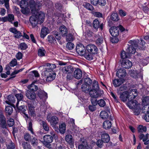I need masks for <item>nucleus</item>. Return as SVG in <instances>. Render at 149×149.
<instances>
[{"mask_svg": "<svg viewBox=\"0 0 149 149\" xmlns=\"http://www.w3.org/2000/svg\"><path fill=\"white\" fill-rule=\"evenodd\" d=\"M31 144L33 146H36L38 145V140L35 137H33L31 139Z\"/></svg>", "mask_w": 149, "mask_h": 149, "instance_id": "obj_55", "label": "nucleus"}, {"mask_svg": "<svg viewBox=\"0 0 149 149\" xmlns=\"http://www.w3.org/2000/svg\"><path fill=\"white\" fill-rule=\"evenodd\" d=\"M47 40L49 43L53 44L54 43L56 42L54 37L52 35H48L47 37Z\"/></svg>", "mask_w": 149, "mask_h": 149, "instance_id": "obj_47", "label": "nucleus"}, {"mask_svg": "<svg viewBox=\"0 0 149 149\" xmlns=\"http://www.w3.org/2000/svg\"><path fill=\"white\" fill-rule=\"evenodd\" d=\"M120 98L123 102L126 101L127 99L128 101L130 98L129 92L126 91L120 93Z\"/></svg>", "mask_w": 149, "mask_h": 149, "instance_id": "obj_10", "label": "nucleus"}, {"mask_svg": "<svg viewBox=\"0 0 149 149\" xmlns=\"http://www.w3.org/2000/svg\"><path fill=\"white\" fill-rule=\"evenodd\" d=\"M66 41L67 42L72 41L73 40V36L72 35L71 33L69 34L66 35Z\"/></svg>", "mask_w": 149, "mask_h": 149, "instance_id": "obj_59", "label": "nucleus"}, {"mask_svg": "<svg viewBox=\"0 0 149 149\" xmlns=\"http://www.w3.org/2000/svg\"><path fill=\"white\" fill-rule=\"evenodd\" d=\"M42 126L43 127L45 131H48L49 130V128L47 123L44 121H42Z\"/></svg>", "mask_w": 149, "mask_h": 149, "instance_id": "obj_57", "label": "nucleus"}, {"mask_svg": "<svg viewBox=\"0 0 149 149\" xmlns=\"http://www.w3.org/2000/svg\"><path fill=\"white\" fill-rule=\"evenodd\" d=\"M82 76V71L79 69L77 68L75 70L74 72L73 77L77 79H81Z\"/></svg>", "mask_w": 149, "mask_h": 149, "instance_id": "obj_19", "label": "nucleus"}, {"mask_svg": "<svg viewBox=\"0 0 149 149\" xmlns=\"http://www.w3.org/2000/svg\"><path fill=\"white\" fill-rule=\"evenodd\" d=\"M66 47L69 50H72L74 47V45L72 42H68L66 44Z\"/></svg>", "mask_w": 149, "mask_h": 149, "instance_id": "obj_56", "label": "nucleus"}, {"mask_svg": "<svg viewBox=\"0 0 149 149\" xmlns=\"http://www.w3.org/2000/svg\"><path fill=\"white\" fill-rule=\"evenodd\" d=\"M109 32L113 37H117L119 34V29L118 27L113 26L110 28Z\"/></svg>", "mask_w": 149, "mask_h": 149, "instance_id": "obj_16", "label": "nucleus"}, {"mask_svg": "<svg viewBox=\"0 0 149 149\" xmlns=\"http://www.w3.org/2000/svg\"><path fill=\"white\" fill-rule=\"evenodd\" d=\"M138 41V40H130L128 42L130 45H128L126 51L130 56L131 54H134L136 52V48L138 47V45L137 43Z\"/></svg>", "mask_w": 149, "mask_h": 149, "instance_id": "obj_3", "label": "nucleus"}, {"mask_svg": "<svg viewBox=\"0 0 149 149\" xmlns=\"http://www.w3.org/2000/svg\"><path fill=\"white\" fill-rule=\"evenodd\" d=\"M97 104L101 107H104L106 105L104 100L103 99H101L97 101Z\"/></svg>", "mask_w": 149, "mask_h": 149, "instance_id": "obj_52", "label": "nucleus"}, {"mask_svg": "<svg viewBox=\"0 0 149 149\" xmlns=\"http://www.w3.org/2000/svg\"><path fill=\"white\" fill-rule=\"evenodd\" d=\"M79 149H92L87 144L86 141L83 140L81 143L78 146Z\"/></svg>", "mask_w": 149, "mask_h": 149, "instance_id": "obj_26", "label": "nucleus"}, {"mask_svg": "<svg viewBox=\"0 0 149 149\" xmlns=\"http://www.w3.org/2000/svg\"><path fill=\"white\" fill-rule=\"evenodd\" d=\"M94 54H92L91 53H85L84 54V57L87 60L89 61H91L93 59V55Z\"/></svg>", "mask_w": 149, "mask_h": 149, "instance_id": "obj_45", "label": "nucleus"}, {"mask_svg": "<svg viewBox=\"0 0 149 149\" xmlns=\"http://www.w3.org/2000/svg\"><path fill=\"white\" fill-rule=\"evenodd\" d=\"M82 91L85 93L89 92L93 88L92 84H82L81 87Z\"/></svg>", "mask_w": 149, "mask_h": 149, "instance_id": "obj_20", "label": "nucleus"}, {"mask_svg": "<svg viewBox=\"0 0 149 149\" xmlns=\"http://www.w3.org/2000/svg\"><path fill=\"white\" fill-rule=\"evenodd\" d=\"M35 14L36 15L37 17L39 22L40 23V24H41L42 23L45 17L44 13L42 11L38 12V10L36 13V14Z\"/></svg>", "mask_w": 149, "mask_h": 149, "instance_id": "obj_15", "label": "nucleus"}, {"mask_svg": "<svg viewBox=\"0 0 149 149\" xmlns=\"http://www.w3.org/2000/svg\"><path fill=\"white\" fill-rule=\"evenodd\" d=\"M47 118L48 122H50L52 126H56V125L58 123V118L56 116L49 115L47 116Z\"/></svg>", "mask_w": 149, "mask_h": 149, "instance_id": "obj_8", "label": "nucleus"}, {"mask_svg": "<svg viewBox=\"0 0 149 149\" xmlns=\"http://www.w3.org/2000/svg\"><path fill=\"white\" fill-rule=\"evenodd\" d=\"M7 124L4 115H0V126L3 129H7Z\"/></svg>", "mask_w": 149, "mask_h": 149, "instance_id": "obj_17", "label": "nucleus"}, {"mask_svg": "<svg viewBox=\"0 0 149 149\" xmlns=\"http://www.w3.org/2000/svg\"><path fill=\"white\" fill-rule=\"evenodd\" d=\"M103 42V38L102 37H99L96 40V45L98 46H102V44Z\"/></svg>", "mask_w": 149, "mask_h": 149, "instance_id": "obj_51", "label": "nucleus"}, {"mask_svg": "<svg viewBox=\"0 0 149 149\" xmlns=\"http://www.w3.org/2000/svg\"><path fill=\"white\" fill-rule=\"evenodd\" d=\"M142 111L143 113H149V105L143 106L142 109Z\"/></svg>", "mask_w": 149, "mask_h": 149, "instance_id": "obj_53", "label": "nucleus"}, {"mask_svg": "<svg viewBox=\"0 0 149 149\" xmlns=\"http://www.w3.org/2000/svg\"><path fill=\"white\" fill-rule=\"evenodd\" d=\"M44 73L47 76L46 80L49 83L50 81H53L56 77V74L54 72H48Z\"/></svg>", "mask_w": 149, "mask_h": 149, "instance_id": "obj_13", "label": "nucleus"}, {"mask_svg": "<svg viewBox=\"0 0 149 149\" xmlns=\"http://www.w3.org/2000/svg\"><path fill=\"white\" fill-rule=\"evenodd\" d=\"M56 67V65L50 63H47L46 64V67L44 71V73L48 72H52L53 70Z\"/></svg>", "mask_w": 149, "mask_h": 149, "instance_id": "obj_18", "label": "nucleus"}, {"mask_svg": "<svg viewBox=\"0 0 149 149\" xmlns=\"http://www.w3.org/2000/svg\"><path fill=\"white\" fill-rule=\"evenodd\" d=\"M17 110L19 112L23 113L25 112L27 109V107L25 105H22L17 107Z\"/></svg>", "mask_w": 149, "mask_h": 149, "instance_id": "obj_42", "label": "nucleus"}, {"mask_svg": "<svg viewBox=\"0 0 149 149\" xmlns=\"http://www.w3.org/2000/svg\"><path fill=\"white\" fill-rule=\"evenodd\" d=\"M93 88L89 92V95L91 97L98 98L103 96V91L100 88L99 84H92Z\"/></svg>", "mask_w": 149, "mask_h": 149, "instance_id": "obj_1", "label": "nucleus"}, {"mask_svg": "<svg viewBox=\"0 0 149 149\" xmlns=\"http://www.w3.org/2000/svg\"><path fill=\"white\" fill-rule=\"evenodd\" d=\"M43 140L42 141L43 144L46 148L49 149L52 148V145L51 144L54 140L53 136L49 135L46 134L43 137Z\"/></svg>", "mask_w": 149, "mask_h": 149, "instance_id": "obj_4", "label": "nucleus"}, {"mask_svg": "<svg viewBox=\"0 0 149 149\" xmlns=\"http://www.w3.org/2000/svg\"><path fill=\"white\" fill-rule=\"evenodd\" d=\"M136 40H138L139 41L137 42V43L138 45V47H139V46L141 45L142 47H140L141 49H144L143 47L145 45V42L143 40L142 38H140L139 40L138 39H136Z\"/></svg>", "mask_w": 149, "mask_h": 149, "instance_id": "obj_46", "label": "nucleus"}, {"mask_svg": "<svg viewBox=\"0 0 149 149\" xmlns=\"http://www.w3.org/2000/svg\"><path fill=\"white\" fill-rule=\"evenodd\" d=\"M28 113L31 117H34L36 116L34 111V107L33 106L34 102L29 101L28 102Z\"/></svg>", "mask_w": 149, "mask_h": 149, "instance_id": "obj_7", "label": "nucleus"}, {"mask_svg": "<svg viewBox=\"0 0 149 149\" xmlns=\"http://www.w3.org/2000/svg\"><path fill=\"white\" fill-rule=\"evenodd\" d=\"M8 101H6V103L8 104H11L15 103V98L12 95H8L7 98Z\"/></svg>", "mask_w": 149, "mask_h": 149, "instance_id": "obj_29", "label": "nucleus"}, {"mask_svg": "<svg viewBox=\"0 0 149 149\" xmlns=\"http://www.w3.org/2000/svg\"><path fill=\"white\" fill-rule=\"evenodd\" d=\"M29 90L26 92V95L28 99L32 100H35L36 95L35 93L37 90L38 87L35 84H29L28 86Z\"/></svg>", "mask_w": 149, "mask_h": 149, "instance_id": "obj_2", "label": "nucleus"}, {"mask_svg": "<svg viewBox=\"0 0 149 149\" xmlns=\"http://www.w3.org/2000/svg\"><path fill=\"white\" fill-rule=\"evenodd\" d=\"M122 65L123 68L129 69L132 66V63L131 61L128 60L123 61L122 63Z\"/></svg>", "mask_w": 149, "mask_h": 149, "instance_id": "obj_25", "label": "nucleus"}, {"mask_svg": "<svg viewBox=\"0 0 149 149\" xmlns=\"http://www.w3.org/2000/svg\"><path fill=\"white\" fill-rule=\"evenodd\" d=\"M64 74L70 73L72 71V68L70 66H66L63 67L62 70Z\"/></svg>", "mask_w": 149, "mask_h": 149, "instance_id": "obj_37", "label": "nucleus"}, {"mask_svg": "<svg viewBox=\"0 0 149 149\" xmlns=\"http://www.w3.org/2000/svg\"><path fill=\"white\" fill-rule=\"evenodd\" d=\"M110 18L111 20L115 21H117L119 19L117 13L115 12H113L112 13Z\"/></svg>", "mask_w": 149, "mask_h": 149, "instance_id": "obj_40", "label": "nucleus"}, {"mask_svg": "<svg viewBox=\"0 0 149 149\" xmlns=\"http://www.w3.org/2000/svg\"><path fill=\"white\" fill-rule=\"evenodd\" d=\"M27 47V46L24 42L21 43L19 45V48L22 50H25Z\"/></svg>", "mask_w": 149, "mask_h": 149, "instance_id": "obj_64", "label": "nucleus"}, {"mask_svg": "<svg viewBox=\"0 0 149 149\" xmlns=\"http://www.w3.org/2000/svg\"><path fill=\"white\" fill-rule=\"evenodd\" d=\"M142 104L144 106L149 105V97L146 96L144 97L142 100Z\"/></svg>", "mask_w": 149, "mask_h": 149, "instance_id": "obj_44", "label": "nucleus"}, {"mask_svg": "<svg viewBox=\"0 0 149 149\" xmlns=\"http://www.w3.org/2000/svg\"><path fill=\"white\" fill-rule=\"evenodd\" d=\"M79 84H59L60 86L62 87L61 88H60V90L62 91L63 89L62 88L63 86V87L65 88L67 90L69 91L70 90H74L76 89L77 86H78V85Z\"/></svg>", "mask_w": 149, "mask_h": 149, "instance_id": "obj_14", "label": "nucleus"}, {"mask_svg": "<svg viewBox=\"0 0 149 149\" xmlns=\"http://www.w3.org/2000/svg\"><path fill=\"white\" fill-rule=\"evenodd\" d=\"M104 141L102 139L98 140L97 141L96 145L99 148H101L103 146Z\"/></svg>", "mask_w": 149, "mask_h": 149, "instance_id": "obj_60", "label": "nucleus"}, {"mask_svg": "<svg viewBox=\"0 0 149 149\" xmlns=\"http://www.w3.org/2000/svg\"><path fill=\"white\" fill-rule=\"evenodd\" d=\"M60 33L62 36H66L68 33V30L66 27L64 25L61 26L59 28Z\"/></svg>", "mask_w": 149, "mask_h": 149, "instance_id": "obj_34", "label": "nucleus"}, {"mask_svg": "<svg viewBox=\"0 0 149 149\" xmlns=\"http://www.w3.org/2000/svg\"><path fill=\"white\" fill-rule=\"evenodd\" d=\"M92 13L95 17H102V14L99 12L93 11Z\"/></svg>", "mask_w": 149, "mask_h": 149, "instance_id": "obj_62", "label": "nucleus"}, {"mask_svg": "<svg viewBox=\"0 0 149 149\" xmlns=\"http://www.w3.org/2000/svg\"><path fill=\"white\" fill-rule=\"evenodd\" d=\"M86 49L88 52L89 53L95 54L97 53L98 49L94 45L89 44L87 46Z\"/></svg>", "mask_w": 149, "mask_h": 149, "instance_id": "obj_6", "label": "nucleus"}, {"mask_svg": "<svg viewBox=\"0 0 149 149\" xmlns=\"http://www.w3.org/2000/svg\"><path fill=\"white\" fill-rule=\"evenodd\" d=\"M126 74V70L123 69H120L117 72L116 75L118 77L122 79L124 77Z\"/></svg>", "mask_w": 149, "mask_h": 149, "instance_id": "obj_22", "label": "nucleus"}, {"mask_svg": "<svg viewBox=\"0 0 149 149\" xmlns=\"http://www.w3.org/2000/svg\"><path fill=\"white\" fill-rule=\"evenodd\" d=\"M7 125L9 127L13 126L15 123L14 120L13 118H10L9 120H7Z\"/></svg>", "mask_w": 149, "mask_h": 149, "instance_id": "obj_58", "label": "nucleus"}, {"mask_svg": "<svg viewBox=\"0 0 149 149\" xmlns=\"http://www.w3.org/2000/svg\"><path fill=\"white\" fill-rule=\"evenodd\" d=\"M133 97H131L130 100L128 101L127 104L128 106L130 109H132L138 107V104L137 101L136 100H134Z\"/></svg>", "mask_w": 149, "mask_h": 149, "instance_id": "obj_9", "label": "nucleus"}, {"mask_svg": "<svg viewBox=\"0 0 149 149\" xmlns=\"http://www.w3.org/2000/svg\"><path fill=\"white\" fill-rule=\"evenodd\" d=\"M112 126L111 121L109 120H106L103 123V128L106 130L110 129Z\"/></svg>", "mask_w": 149, "mask_h": 149, "instance_id": "obj_28", "label": "nucleus"}, {"mask_svg": "<svg viewBox=\"0 0 149 149\" xmlns=\"http://www.w3.org/2000/svg\"><path fill=\"white\" fill-rule=\"evenodd\" d=\"M10 106H7L6 107L5 111L6 113H7L9 115H10L13 112V107L15 108V106L14 104H11Z\"/></svg>", "mask_w": 149, "mask_h": 149, "instance_id": "obj_33", "label": "nucleus"}, {"mask_svg": "<svg viewBox=\"0 0 149 149\" xmlns=\"http://www.w3.org/2000/svg\"><path fill=\"white\" fill-rule=\"evenodd\" d=\"M76 51L79 55H83L85 53V48L83 45L79 44L76 47Z\"/></svg>", "mask_w": 149, "mask_h": 149, "instance_id": "obj_12", "label": "nucleus"}, {"mask_svg": "<svg viewBox=\"0 0 149 149\" xmlns=\"http://www.w3.org/2000/svg\"><path fill=\"white\" fill-rule=\"evenodd\" d=\"M65 139L68 143L70 148H72L74 147V140L72 135L68 134L65 137Z\"/></svg>", "mask_w": 149, "mask_h": 149, "instance_id": "obj_11", "label": "nucleus"}, {"mask_svg": "<svg viewBox=\"0 0 149 149\" xmlns=\"http://www.w3.org/2000/svg\"><path fill=\"white\" fill-rule=\"evenodd\" d=\"M37 94L41 99H42L43 98L46 99L48 97L47 93L44 91L40 89H38Z\"/></svg>", "mask_w": 149, "mask_h": 149, "instance_id": "obj_27", "label": "nucleus"}, {"mask_svg": "<svg viewBox=\"0 0 149 149\" xmlns=\"http://www.w3.org/2000/svg\"><path fill=\"white\" fill-rule=\"evenodd\" d=\"M22 145L24 149H32L31 146L29 143L24 141Z\"/></svg>", "mask_w": 149, "mask_h": 149, "instance_id": "obj_50", "label": "nucleus"}, {"mask_svg": "<svg viewBox=\"0 0 149 149\" xmlns=\"http://www.w3.org/2000/svg\"><path fill=\"white\" fill-rule=\"evenodd\" d=\"M93 26L95 29H97L99 28L101 30L103 29V24H100L99 21L97 19H95L93 23Z\"/></svg>", "mask_w": 149, "mask_h": 149, "instance_id": "obj_23", "label": "nucleus"}, {"mask_svg": "<svg viewBox=\"0 0 149 149\" xmlns=\"http://www.w3.org/2000/svg\"><path fill=\"white\" fill-rule=\"evenodd\" d=\"M115 87H118L120 86L122 84H113ZM117 89V90L119 91H123L127 89V84H122Z\"/></svg>", "mask_w": 149, "mask_h": 149, "instance_id": "obj_39", "label": "nucleus"}, {"mask_svg": "<svg viewBox=\"0 0 149 149\" xmlns=\"http://www.w3.org/2000/svg\"><path fill=\"white\" fill-rule=\"evenodd\" d=\"M66 125L65 123H63L59 125V130L60 133L64 134L66 130Z\"/></svg>", "mask_w": 149, "mask_h": 149, "instance_id": "obj_38", "label": "nucleus"}, {"mask_svg": "<svg viewBox=\"0 0 149 149\" xmlns=\"http://www.w3.org/2000/svg\"><path fill=\"white\" fill-rule=\"evenodd\" d=\"M138 93V92L136 89H131L129 93L130 96L132 97L133 99H135L137 96Z\"/></svg>", "mask_w": 149, "mask_h": 149, "instance_id": "obj_36", "label": "nucleus"}, {"mask_svg": "<svg viewBox=\"0 0 149 149\" xmlns=\"http://www.w3.org/2000/svg\"><path fill=\"white\" fill-rule=\"evenodd\" d=\"M121 58L123 59H125L129 58L130 57L129 55L128 54L127 52L123 50L121 51L120 53Z\"/></svg>", "mask_w": 149, "mask_h": 149, "instance_id": "obj_49", "label": "nucleus"}, {"mask_svg": "<svg viewBox=\"0 0 149 149\" xmlns=\"http://www.w3.org/2000/svg\"><path fill=\"white\" fill-rule=\"evenodd\" d=\"M49 33V29L46 27H43L41 29L40 36L41 38H44Z\"/></svg>", "mask_w": 149, "mask_h": 149, "instance_id": "obj_31", "label": "nucleus"}, {"mask_svg": "<svg viewBox=\"0 0 149 149\" xmlns=\"http://www.w3.org/2000/svg\"><path fill=\"white\" fill-rule=\"evenodd\" d=\"M28 130L31 132V134H33L34 132L32 128V123L31 121H30L28 124Z\"/></svg>", "mask_w": 149, "mask_h": 149, "instance_id": "obj_61", "label": "nucleus"}, {"mask_svg": "<svg viewBox=\"0 0 149 149\" xmlns=\"http://www.w3.org/2000/svg\"><path fill=\"white\" fill-rule=\"evenodd\" d=\"M15 97L17 100L21 101L23 98V95L21 93H17L15 95Z\"/></svg>", "mask_w": 149, "mask_h": 149, "instance_id": "obj_63", "label": "nucleus"}, {"mask_svg": "<svg viewBox=\"0 0 149 149\" xmlns=\"http://www.w3.org/2000/svg\"><path fill=\"white\" fill-rule=\"evenodd\" d=\"M83 82L84 83V84H92L93 81L89 77L85 76L79 81V82L77 84H82Z\"/></svg>", "mask_w": 149, "mask_h": 149, "instance_id": "obj_30", "label": "nucleus"}, {"mask_svg": "<svg viewBox=\"0 0 149 149\" xmlns=\"http://www.w3.org/2000/svg\"><path fill=\"white\" fill-rule=\"evenodd\" d=\"M100 116L102 118L105 119L109 117V114L107 112L104 111H102L100 113Z\"/></svg>", "mask_w": 149, "mask_h": 149, "instance_id": "obj_43", "label": "nucleus"}, {"mask_svg": "<svg viewBox=\"0 0 149 149\" xmlns=\"http://www.w3.org/2000/svg\"><path fill=\"white\" fill-rule=\"evenodd\" d=\"M83 6L89 10H93L94 9L93 7L89 3L85 2L83 3Z\"/></svg>", "mask_w": 149, "mask_h": 149, "instance_id": "obj_41", "label": "nucleus"}, {"mask_svg": "<svg viewBox=\"0 0 149 149\" xmlns=\"http://www.w3.org/2000/svg\"><path fill=\"white\" fill-rule=\"evenodd\" d=\"M137 130L139 133H143L146 132L147 128L146 126L140 125L137 127Z\"/></svg>", "mask_w": 149, "mask_h": 149, "instance_id": "obj_35", "label": "nucleus"}, {"mask_svg": "<svg viewBox=\"0 0 149 149\" xmlns=\"http://www.w3.org/2000/svg\"><path fill=\"white\" fill-rule=\"evenodd\" d=\"M46 52V51L43 48L39 49L38 50V55L41 57L44 56Z\"/></svg>", "mask_w": 149, "mask_h": 149, "instance_id": "obj_48", "label": "nucleus"}, {"mask_svg": "<svg viewBox=\"0 0 149 149\" xmlns=\"http://www.w3.org/2000/svg\"><path fill=\"white\" fill-rule=\"evenodd\" d=\"M29 21L31 25L33 26H36L38 23V20L36 15L31 16L29 19Z\"/></svg>", "mask_w": 149, "mask_h": 149, "instance_id": "obj_21", "label": "nucleus"}, {"mask_svg": "<svg viewBox=\"0 0 149 149\" xmlns=\"http://www.w3.org/2000/svg\"><path fill=\"white\" fill-rule=\"evenodd\" d=\"M130 76L136 79L137 78H140L141 79L143 77V76L141 74L139 73L137 70L131 71L130 72Z\"/></svg>", "mask_w": 149, "mask_h": 149, "instance_id": "obj_24", "label": "nucleus"}, {"mask_svg": "<svg viewBox=\"0 0 149 149\" xmlns=\"http://www.w3.org/2000/svg\"><path fill=\"white\" fill-rule=\"evenodd\" d=\"M101 139L104 143H107L110 140V137L108 134L106 133H103L101 135Z\"/></svg>", "mask_w": 149, "mask_h": 149, "instance_id": "obj_32", "label": "nucleus"}, {"mask_svg": "<svg viewBox=\"0 0 149 149\" xmlns=\"http://www.w3.org/2000/svg\"><path fill=\"white\" fill-rule=\"evenodd\" d=\"M132 109H134V113L136 115H138L140 114L141 109V108L138 106L135 107V108Z\"/></svg>", "mask_w": 149, "mask_h": 149, "instance_id": "obj_54", "label": "nucleus"}, {"mask_svg": "<svg viewBox=\"0 0 149 149\" xmlns=\"http://www.w3.org/2000/svg\"><path fill=\"white\" fill-rule=\"evenodd\" d=\"M29 4L31 11L34 14H36V13L38 11L39 7L41 6V3H36L33 0H30Z\"/></svg>", "mask_w": 149, "mask_h": 149, "instance_id": "obj_5", "label": "nucleus"}]
</instances>
